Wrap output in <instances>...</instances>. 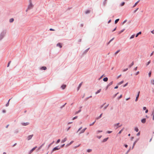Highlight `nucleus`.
Returning a JSON list of instances; mask_svg holds the SVG:
<instances>
[{"instance_id": "6ab92c4d", "label": "nucleus", "mask_w": 154, "mask_h": 154, "mask_svg": "<svg viewBox=\"0 0 154 154\" xmlns=\"http://www.w3.org/2000/svg\"><path fill=\"white\" fill-rule=\"evenodd\" d=\"M67 140V139L66 138H64L63 140H62L61 141V142L62 143H63L65 142Z\"/></svg>"}, {"instance_id": "3c124183", "label": "nucleus", "mask_w": 154, "mask_h": 154, "mask_svg": "<svg viewBox=\"0 0 154 154\" xmlns=\"http://www.w3.org/2000/svg\"><path fill=\"white\" fill-rule=\"evenodd\" d=\"M114 38H112V39H111L110 41H109V43L110 42L112 41L113 39H114Z\"/></svg>"}, {"instance_id": "cd10ccee", "label": "nucleus", "mask_w": 154, "mask_h": 154, "mask_svg": "<svg viewBox=\"0 0 154 154\" xmlns=\"http://www.w3.org/2000/svg\"><path fill=\"white\" fill-rule=\"evenodd\" d=\"M141 32H138V33H137L136 35V37H137L138 35H139V34H141Z\"/></svg>"}, {"instance_id": "f3484780", "label": "nucleus", "mask_w": 154, "mask_h": 154, "mask_svg": "<svg viewBox=\"0 0 154 154\" xmlns=\"http://www.w3.org/2000/svg\"><path fill=\"white\" fill-rule=\"evenodd\" d=\"M101 91V89H100L95 92V94H97L98 93H99Z\"/></svg>"}, {"instance_id": "49530a36", "label": "nucleus", "mask_w": 154, "mask_h": 154, "mask_svg": "<svg viewBox=\"0 0 154 154\" xmlns=\"http://www.w3.org/2000/svg\"><path fill=\"white\" fill-rule=\"evenodd\" d=\"M11 63V61H10L8 62V66H7V67H8L9 66V65H10V64Z\"/></svg>"}, {"instance_id": "9b49d317", "label": "nucleus", "mask_w": 154, "mask_h": 154, "mask_svg": "<svg viewBox=\"0 0 154 154\" xmlns=\"http://www.w3.org/2000/svg\"><path fill=\"white\" fill-rule=\"evenodd\" d=\"M146 122V119H143L141 120V122L142 123H144Z\"/></svg>"}, {"instance_id": "69168bd1", "label": "nucleus", "mask_w": 154, "mask_h": 154, "mask_svg": "<svg viewBox=\"0 0 154 154\" xmlns=\"http://www.w3.org/2000/svg\"><path fill=\"white\" fill-rule=\"evenodd\" d=\"M152 115H153V116H154V110H153L152 111Z\"/></svg>"}, {"instance_id": "393cba45", "label": "nucleus", "mask_w": 154, "mask_h": 154, "mask_svg": "<svg viewBox=\"0 0 154 154\" xmlns=\"http://www.w3.org/2000/svg\"><path fill=\"white\" fill-rule=\"evenodd\" d=\"M124 30H125V29H123L119 31L118 32V34H120L121 33H122V32H123L124 31Z\"/></svg>"}, {"instance_id": "f257e3e1", "label": "nucleus", "mask_w": 154, "mask_h": 154, "mask_svg": "<svg viewBox=\"0 0 154 154\" xmlns=\"http://www.w3.org/2000/svg\"><path fill=\"white\" fill-rule=\"evenodd\" d=\"M82 127H81L80 128H79L77 132V133H78L79 134H81L83 133L87 129V128H85L83 129L82 130H81L80 131H80V130L82 129Z\"/></svg>"}, {"instance_id": "7c9ffc66", "label": "nucleus", "mask_w": 154, "mask_h": 154, "mask_svg": "<svg viewBox=\"0 0 154 154\" xmlns=\"http://www.w3.org/2000/svg\"><path fill=\"white\" fill-rule=\"evenodd\" d=\"M81 111V109H79L78 111L76 112H75V114H76L78 113L79 112H80Z\"/></svg>"}, {"instance_id": "774afa93", "label": "nucleus", "mask_w": 154, "mask_h": 154, "mask_svg": "<svg viewBox=\"0 0 154 154\" xmlns=\"http://www.w3.org/2000/svg\"><path fill=\"white\" fill-rule=\"evenodd\" d=\"M65 145V144H63V145H62L61 146V147L62 148Z\"/></svg>"}, {"instance_id": "4d7b16f0", "label": "nucleus", "mask_w": 154, "mask_h": 154, "mask_svg": "<svg viewBox=\"0 0 154 154\" xmlns=\"http://www.w3.org/2000/svg\"><path fill=\"white\" fill-rule=\"evenodd\" d=\"M127 21V20H124L123 23V24L125 23Z\"/></svg>"}, {"instance_id": "6e6d98bb", "label": "nucleus", "mask_w": 154, "mask_h": 154, "mask_svg": "<svg viewBox=\"0 0 154 154\" xmlns=\"http://www.w3.org/2000/svg\"><path fill=\"white\" fill-rule=\"evenodd\" d=\"M112 132V131H108L107 132V133H109V134H110V133H111V132Z\"/></svg>"}, {"instance_id": "bb28decb", "label": "nucleus", "mask_w": 154, "mask_h": 154, "mask_svg": "<svg viewBox=\"0 0 154 154\" xmlns=\"http://www.w3.org/2000/svg\"><path fill=\"white\" fill-rule=\"evenodd\" d=\"M108 138L107 137V138H106L104 139L103 140V142H105L107 140Z\"/></svg>"}, {"instance_id": "13d9d810", "label": "nucleus", "mask_w": 154, "mask_h": 154, "mask_svg": "<svg viewBox=\"0 0 154 154\" xmlns=\"http://www.w3.org/2000/svg\"><path fill=\"white\" fill-rule=\"evenodd\" d=\"M122 95H121L119 96V99H120L121 98H122Z\"/></svg>"}, {"instance_id": "37998d69", "label": "nucleus", "mask_w": 154, "mask_h": 154, "mask_svg": "<svg viewBox=\"0 0 154 154\" xmlns=\"http://www.w3.org/2000/svg\"><path fill=\"white\" fill-rule=\"evenodd\" d=\"M139 8H137L135 10H134V13H135L137 11V10Z\"/></svg>"}, {"instance_id": "a878e982", "label": "nucleus", "mask_w": 154, "mask_h": 154, "mask_svg": "<svg viewBox=\"0 0 154 154\" xmlns=\"http://www.w3.org/2000/svg\"><path fill=\"white\" fill-rule=\"evenodd\" d=\"M134 64V62H133L131 63V64H130V65H129V68H131Z\"/></svg>"}, {"instance_id": "c9c22d12", "label": "nucleus", "mask_w": 154, "mask_h": 154, "mask_svg": "<svg viewBox=\"0 0 154 154\" xmlns=\"http://www.w3.org/2000/svg\"><path fill=\"white\" fill-rule=\"evenodd\" d=\"M134 35H132L131 36L130 38L132 39V38H133L134 37Z\"/></svg>"}, {"instance_id": "0eeeda50", "label": "nucleus", "mask_w": 154, "mask_h": 154, "mask_svg": "<svg viewBox=\"0 0 154 154\" xmlns=\"http://www.w3.org/2000/svg\"><path fill=\"white\" fill-rule=\"evenodd\" d=\"M140 91H139L138 92V94L136 97V99H135V101H137L138 100V98H139V94H140Z\"/></svg>"}, {"instance_id": "4c0bfd02", "label": "nucleus", "mask_w": 154, "mask_h": 154, "mask_svg": "<svg viewBox=\"0 0 154 154\" xmlns=\"http://www.w3.org/2000/svg\"><path fill=\"white\" fill-rule=\"evenodd\" d=\"M152 72L151 71L149 73V76L150 77L151 76Z\"/></svg>"}, {"instance_id": "603ef678", "label": "nucleus", "mask_w": 154, "mask_h": 154, "mask_svg": "<svg viewBox=\"0 0 154 154\" xmlns=\"http://www.w3.org/2000/svg\"><path fill=\"white\" fill-rule=\"evenodd\" d=\"M154 52L153 51L151 53V54H150V56H151L153 54Z\"/></svg>"}, {"instance_id": "4be33fe9", "label": "nucleus", "mask_w": 154, "mask_h": 154, "mask_svg": "<svg viewBox=\"0 0 154 154\" xmlns=\"http://www.w3.org/2000/svg\"><path fill=\"white\" fill-rule=\"evenodd\" d=\"M46 69H47V68L45 66H43V67H42V68H41V69L44 70H45Z\"/></svg>"}, {"instance_id": "f704fd0d", "label": "nucleus", "mask_w": 154, "mask_h": 154, "mask_svg": "<svg viewBox=\"0 0 154 154\" xmlns=\"http://www.w3.org/2000/svg\"><path fill=\"white\" fill-rule=\"evenodd\" d=\"M135 130L136 132H138L139 131L137 127L135 128Z\"/></svg>"}, {"instance_id": "5fc2aeb1", "label": "nucleus", "mask_w": 154, "mask_h": 154, "mask_svg": "<svg viewBox=\"0 0 154 154\" xmlns=\"http://www.w3.org/2000/svg\"><path fill=\"white\" fill-rule=\"evenodd\" d=\"M139 73V71H138L136 73V75H138Z\"/></svg>"}, {"instance_id": "473e14b6", "label": "nucleus", "mask_w": 154, "mask_h": 154, "mask_svg": "<svg viewBox=\"0 0 154 154\" xmlns=\"http://www.w3.org/2000/svg\"><path fill=\"white\" fill-rule=\"evenodd\" d=\"M87 151L88 152H91L92 151V149H88L87 150Z\"/></svg>"}, {"instance_id": "4468645a", "label": "nucleus", "mask_w": 154, "mask_h": 154, "mask_svg": "<svg viewBox=\"0 0 154 154\" xmlns=\"http://www.w3.org/2000/svg\"><path fill=\"white\" fill-rule=\"evenodd\" d=\"M139 1H140V0L136 2L135 3V4L133 6V8L135 7L137 5V4L138 3V2H139Z\"/></svg>"}, {"instance_id": "a19ab883", "label": "nucleus", "mask_w": 154, "mask_h": 154, "mask_svg": "<svg viewBox=\"0 0 154 154\" xmlns=\"http://www.w3.org/2000/svg\"><path fill=\"white\" fill-rule=\"evenodd\" d=\"M125 4V3L124 2H122V3L121 5V6H123Z\"/></svg>"}, {"instance_id": "f8f14e48", "label": "nucleus", "mask_w": 154, "mask_h": 154, "mask_svg": "<svg viewBox=\"0 0 154 154\" xmlns=\"http://www.w3.org/2000/svg\"><path fill=\"white\" fill-rule=\"evenodd\" d=\"M66 85H63L61 86V88L63 89H64L66 88Z\"/></svg>"}, {"instance_id": "0e129e2a", "label": "nucleus", "mask_w": 154, "mask_h": 154, "mask_svg": "<svg viewBox=\"0 0 154 154\" xmlns=\"http://www.w3.org/2000/svg\"><path fill=\"white\" fill-rule=\"evenodd\" d=\"M140 135V132H138L137 134V136H139Z\"/></svg>"}, {"instance_id": "aec40b11", "label": "nucleus", "mask_w": 154, "mask_h": 154, "mask_svg": "<svg viewBox=\"0 0 154 154\" xmlns=\"http://www.w3.org/2000/svg\"><path fill=\"white\" fill-rule=\"evenodd\" d=\"M108 80V79L107 77H105L103 79V81L104 82H107Z\"/></svg>"}, {"instance_id": "338daca9", "label": "nucleus", "mask_w": 154, "mask_h": 154, "mask_svg": "<svg viewBox=\"0 0 154 154\" xmlns=\"http://www.w3.org/2000/svg\"><path fill=\"white\" fill-rule=\"evenodd\" d=\"M137 67H136V68H135L134 69V70L135 71H136L137 70Z\"/></svg>"}, {"instance_id": "a18cd8bd", "label": "nucleus", "mask_w": 154, "mask_h": 154, "mask_svg": "<svg viewBox=\"0 0 154 154\" xmlns=\"http://www.w3.org/2000/svg\"><path fill=\"white\" fill-rule=\"evenodd\" d=\"M78 117V116H75V117H74L73 119H72V120H74L75 119H76Z\"/></svg>"}, {"instance_id": "423d86ee", "label": "nucleus", "mask_w": 154, "mask_h": 154, "mask_svg": "<svg viewBox=\"0 0 154 154\" xmlns=\"http://www.w3.org/2000/svg\"><path fill=\"white\" fill-rule=\"evenodd\" d=\"M113 83V82H110L108 84V85H107V88L106 89V90L108 88V87H109V86H110V85H112V84Z\"/></svg>"}, {"instance_id": "8fccbe9b", "label": "nucleus", "mask_w": 154, "mask_h": 154, "mask_svg": "<svg viewBox=\"0 0 154 154\" xmlns=\"http://www.w3.org/2000/svg\"><path fill=\"white\" fill-rule=\"evenodd\" d=\"M128 68H126V69H125L123 70V72H125V71H126L127 70H128Z\"/></svg>"}, {"instance_id": "dca6fc26", "label": "nucleus", "mask_w": 154, "mask_h": 154, "mask_svg": "<svg viewBox=\"0 0 154 154\" xmlns=\"http://www.w3.org/2000/svg\"><path fill=\"white\" fill-rule=\"evenodd\" d=\"M45 144V143H43L42 145H41L39 148H38V151H39V149H41L42 148V147Z\"/></svg>"}, {"instance_id": "052dcab7", "label": "nucleus", "mask_w": 154, "mask_h": 154, "mask_svg": "<svg viewBox=\"0 0 154 154\" xmlns=\"http://www.w3.org/2000/svg\"><path fill=\"white\" fill-rule=\"evenodd\" d=\"M50 31H54V29H52V28H51V29H50Z\"/></svg>"}, {"instance_id": "79ce46f5", "label": "nucleus", "mask_w": 154, "mask_h": 154, "mask_svg": "<svg viewBox=\"0 0 154 154\" xmlns=\"http://www.w3.org/2000/svg\"><path fill=\"white\" fill-rule=\"evenodd\" d=\"M124 82V81H122L121 82H120L119 83V85H121Z\"/></svg>"}, {"instance_id": "412c9836", "label": "nucleus", "mask_w": 154, "mask_h": 154, "mask_svg": "<svg viewBox=\"0 0 154 154\" xmlns=\"http://www.w3.org/2000/svg\"><path fill=\"white\" fill-rule=\"evenodd\" d=\"M106 104V103H104V104H103L102 105H101L100 107V109H101L103 108V107L104 105Z\"/></svg>"}, {"instance_id": "5701e85b", "label": "nucleus", "mask_w": 154, "mask_h": 154, "mask_svg": "<svg viewBox=\"0 0 154 154\" xmlns=\"http://www.w3.org/2000/svg\"><path fill=\"white\" fill-rule=\"evenodd\" d=\"M102 113L99 116H98V117L96 118V119H99L102 117Z\"/></svg>"}, {"instance_id": "6e6552de", "label": "nucleus", "mask_w": 154, "mask_h": 154, "mask_svg": "<svg viewBox=\"0 0 154 154\" xmlns=\"http://www.w3.org/2000/svg\"><path fill=\"white\" fill-rule=\"evenodd\" d=\"M57 47H59L60 48H61L62 47V44L61 43H59L57 45Z\"/></svg>"}, {"instance_id": "72a5a7b5", "label": "nucleus", "mask_w": 154, "mask_h": 154, "mask_svg": "<svg viewBox=\"0 0 154 154\" xmlns=\"http://www.w3.org/2000/svg\"><path fill=\"white\" fill-rule=\"evenodd\" d=\"M119 124V123H118L117 124H115L114 125V126L115 127H117V126H118Z\"/></svg>"}, {"instance_id": "864d4df0", "label": "nucleus", "mask_w": 154, "mask_h": 154, "mask_svg": "<svg viewBox=\"0 0 154 154\" xmlns=\"http://www.w3.org/2000/svg\"><path fill=\"white\" fill-rule=\"evenodd\" d=\"M152 82V84H153L154 85V80H152L151 81Z\"/></svg>"}, {"instance_id": "f03ea898", "label": "nucleus", "mask_w": 154, "mask_h": 154, "mask_svg": "<svg viewBox=\"0 0 154 154\" xmlns=\"http://www.w3.org/2000/svg\"><path fill=\"white\" fill-rule=\"evenodd\" d=\"M33 7V5L32 3V2L31 0H30L29 1V4L28 6V8L26 10V11H27L28 10H29L31 9Z\"/></svg>"}, {"instance_id": "c85d7f7f", "label": "nucleus", "mask_w": 154, "mask_h": 154, "mask_svg": "<svg viewBox=\"0 0 154 154\" xmlns=\"http://www.w3.org/2000/svg\"><path fill=\"white\" fill-rule=\"evenodd\" d=\"M119 19H116L115 20V24L117 23V22H118V21H119Z\"/></svg>"}, {"instance_id": "2f4dec72", "label": "nucleus", "mask_w": 154, "mask_h": 154, "mask_svg": "<svg viewBox=\"0 0 154 154\" xmlns=\"http://www.w3.org/2000/svg\"><path fill=\"white\" fill-rule=\"evenodd\" d=\"M10 99H9V100H8V102L6 104V106H9V101L10 100Z\"/></svg>"}, {"instance_id": "c03bdc74", "label": "nucleus", "mask_w": 154, "mask_h": 154, "mask_svg": "<svg viewBox=\"0 0 154 154\" xmlns=\"http://www.w3.org/2000/svg\"><path fill=\"white\" fill-rule=\"evenodd\" d=\"M60 139H58L56 142V143H58L60 141Z\"/></svg>"}, {"instance_id": "09e8293b", "label": "nucleus", "mask_w": 154, "mask_h": 154, "mask_svg": "<svg viewBox=\"0 0 154 154\" xmlns=\"http://www.w3.org/2000/svg\"><path fill=\"white\" fill-rule=\"evenodd\" d=\"M102 132V131H97V133L98 134L99 133L101 132Z\"/></svg>"}, {"instance_id": "20e7f679", "label": "nucleus", "mask_w": 154, "mask_h": 154, "mask_svg": "<svg viewBox=\"0 0 154 154\" xmlns=\"http://www.w3.org/2000/svg\"><path fill=\"white\" fill-rule=\"evenodd\" d=\"M5 34L4 33H2L0 35V40H1L5 35Z\"/></svg>"}, {"instance_id": "a211bd4d", "label": "nucleus", "mask_w": 154, "mask_h": 154, "mask_svg": "<svg viewBox=\"0 0 154 154\" xmlns=\"http://www.w3.org/2000/svg\"><path fill=\"white\" fill-rule=\"evenodd\" d=\"M138 140H137L136 141H135L134 143H133V146H132V149H133L134 148V147L135 146V145L136 143H137V141H138Z\"/></svg>"}, {"instance_id": "c756f323", "label": "nucleus", "mask_w": 154, "mask_h": 154, "mask_svg": "<svg viewBox=\"0 0 154 154\" xmlns=\"http://www.w3.org/2000/svg\"><path fill=\"white\" fill-rule=\"evenodd\" d=\"M14 20L13 18H11V19H10L9 21L11 23L14 21Z\"/></svg>"}, {"instance_id": "680f3d73", "label": "nucleus", "mask_w": 154, "mask_h": 154, "mask_svg": "<svg viewBox=\"0 0 154 154\" xmlns=\"http://www.w3.org/2000/svg\"><path fill=\"white\" fill-rule=\"evenodd\" d=\"M116 27L114 29V30L112 31V32H113L114 31H115L116 30Z\"/></svg>"}, {"instance_id": "7ed1b4c3", "label": "nucleus", "mask_w": 154, "mask_h": 154, "mask_svg": "<svg viewBox=\"0 0 154 154\" xmlns=\"http://www.w3.org/2000/svg\"><path fill=\"white\" fill-rule=\"evenodd\" d=\"M60 149V147H59L58 146H56L52 150L51 153H52L54 151L59 149Z\"/></svg>"}, {"instance_id": "39448f33", "label": "nucleus", "mask_w": 154, "mask_h": 154, "mask_svg": "<svg viewBox=\"0 0 154 154\" xmlns=\"http://www.w3.org/2000/svg\"><path fill=\"white\" fill-rule=\"evenodd\" d=\"M37 147L36 146L34 147V148H33L30 151L29 154H30L31 153L33 152V151L36 149Z\"/></svg>"}, {"instance_id": "58836bf2", "label": "nucleus", "mask_w": 154, "mask_h": 154, "mask_svg": "<svg viewBox=\"0 0 154 154\" xmlns=\"http://www.w3.org/2000/svg\"><path fill=\"white\" fill-rule=\"evenodd\" d=\"M120 51V50H118L117 51H116L115 53V54L116 55L117 53H118Z\"/></svg>"}, {"instance_id": "ddd939ff", "label": "nucleus", "mask_w": 154, "mask_h": 154, "mask_svg": "<svg viewBox=\"0 0 154 154\" xmlns=\"http://www.w3.org/2000/svg\"><path fill=\"white\" fill-rule=\"evenodd\" d=\"M109 104H107V105H106V106H104L103 107V110H105V109L107 108L108 107V106H109Z\"/></svg>"}, {"instance_id": "2eb2a0df", "label": "nucleus", "mask_w": 154, "mask_h": 154, "mask_svg": "<svg viewBox=\"0 0 154 154\" xmlns=\"http://www.w3.org/2000/svg\"><path fill=\"white\" fill-rule=\"evenodd\" d=\"M45 144V143H43L42 145H41L39 148H38V151H39V149H41L42 148V147Z\"/></svg>"}, {"instance_id": "1a4fd4ad", "label": "nucleus", "mask_w": 154, "mask_h": 154, "mask_svg": "<svg viewBox=\"0 0 154 154\" xmlns=\"http://www.w3.org/2000/svg\"><path fill=\"white\" fill-rule=\"evenodd\" d=\"M33 136V135H29L28 137H27V139L28 140H30L32 137Z\"/></svg>"}, {"instance_id": "bf43d9fd", "label": "nucleus", "mask_w": 154, "mask_h": 154, "mask_svg": "<svg viewBox=\"0 0 154 154\" xmlns=\"http://www.w3.org/2000/svg\"><path fill=\"white\" fill-rule=\"evenodd\" d=\"M128 84V83H127L126 84H125V85L124 86V87H125Z\"/></svg>"}, {"instance_id": "de8ad7c7", "label": "nucleus", "mask_w": 154, "mask_h": 154, "mask_svg": "<svg viewBox=\"0 0 154 154\" xmlns=\"http://www.w3.org/2000/svg\"><path fill=\"white\" fill-rule=\"evenodd\" d=\"M90 12V11L89 10H87L86 11L85 13L86 14H88Z\"/></svg>"}, {"instance_id": "ea45409f", "label": "nucleus", "mask_w": 154, "mask_h": 154, "mask_svg": "<svg viewBox=\"0 0 154 154\" xmlns=\"http://www.w3.org/2000/svg\"><path fill=\"white\" fill-rule=\"evenodd\" d=\"M150 62H151V61L150 60L146 64V65L147 66H148V65H149V64L150 63Z\"/></svg>"}, {"instance_id": "e433bc0d", "label": "nucleus", "mask_w": 154, "mask_h": 154, "mask_svg": "<svg viewBox=\"0 0 154 154\" xmlns=\"http://www.w3.org/2000/svg\"><path fill=\"white\" fill-rule=\"evenodd\" d=\"M96 121H95L94 122H93V123H91V124H90V126H92L94 124V123H95V122Z\"/></svg>"}, {"instance_id": "b1692460", "label": "nucleus", "mask_w": 154, "mask_h": 154, "mask_svg": "<svg viewBox=\"0 0 154 154\" xmlns=\"http://www.w3.org/2000/svg\"><path fill=\"white\" fill-rule=\"evenodd\" d=\"M82 82L81 83H80L79 84V87H78V90H79L80 88L81 87L82 84Z\"/></svg>"}, {"instance_id": "e2e57ef3", "label": "nucleus", "mask_w": 154, "mask_h": 154, "mask_svg": "<svg viewBox=\"0 0 154 154\" xmlns=\"http://www.w3.org/2000/svg\"><path fill=\"white\" fill-rule=\"evenodd\" d=\"M143 109L144 110H146V107H143Z\"/></svg>"}, {"instance_id": "9d476101", "label": "nucleus", "mask_w": 154, "mask_h": 154, "mask_svg": "<svg viewBox=\"0 0 154 154\" xmlns=\"http://www.w3.org/2000/svg\"><path fill=\"white\" fill-rule=\"evenodd\" d=\"M22 125L24 126H26L28 125L29 124V123L26 122V123H22Z\"/></svg>"}]
</instances>
